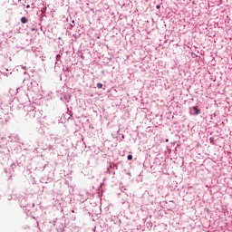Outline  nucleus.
<instances>
[{"instance_id": "nucleus-1", "label": "nucleus", "mask_w": 232, "mask_h": 232, "mask_svg": "<svg viewBox=\"0 0 232 232\" xmlns=\"http://www.w3.org/2000/svg\"><path fill=\"white\" fill-rule=\"evenodd\" d=\"M27 115L30 117V119H41V111L35 109L29 111Z\"/></svg>"}, {"instance_id": "nucleus-2", "label": "nucleus", "mask_w": 232, "mask_h": 232, "mask_svg": "<svg viewBox=\"0 0 232 232\" xmlns=\"http://www.w3.org/2000/svg\"><path fill=\"white\" fill-rule=\"evenodd\" d=\"M118 166L116 163H110L109 167L107 168V170L105 171V173H107L108 175H110L111 173V171L110 169H118Z\"/></svg>"}, {"instance_id": "nucleus-3", "label": "nucleus", "mask_w": 232, "mask_h": 232, "mask_svg": "<svg viewBox=\"0 0 232 232\" xmlns=\"http://www.w3.org/2000/svg\"><path fill=\"white\" fill-rule=\"evenodd\" d=\"M192 110H193V111H194V115H199V113H200V109H198V106L192 107Z\"/></svg>"}, {"instance_id": "nucleus-4", "label": "nucleus", "mask_w": 232, "mask_h": 232, "mask_svg": "<svg viewBox=\"0 0 232 232\" xmlns=\"http://www.w3.org/2000/svg\"><path fill=\"white\" fill-rule=\"evenodd\" d=\"M22 24H26L28 23V18L26 16H24L21 18Z\"/></svg>"}, {"instance_id": "nucleus-5", "label": "nucleus", "mask_w": 232, "mask_h": 232, "mask_svg": "<svg viewBox=\"0 0 232 232\" xmlns=\"http://www.w3.org/2000/svg\"><path fill=\"white\" fill-rule=\"evenodd\" d=\"M128 160H133V156L131 154L128 155L127 157Z\"/></svg>"}, {"instance_id": "nucleus-6", "label": "nucleus", "mask_w": 232, "mask_h": 232, "mask_svg": "<svg viewBox=\"0 0 232 232\" xmlns=\"http://www.w3.org/2000/svg\"><path fill=\"white\" fill-rule=\"evenodd\" d=\"M97 88L99 89V90H101V88H102V83H97Z\"/></svg>"}, {"instance_id": "nucleus-7", "label": "nucleus", "mask_w": 232, "mask_h": 232, "mask_svg": "<svg viewBox=\"0 0 232 232\" xmlns=\"http://www.w3.org/2000/svg\"><path fill=\"white\" fill-rule=\"evenodd\" d=\"M61 59V54L56 55V61H59Z\"/></svg>"}, {"instance_id": "nucleus-8", "label": "nucleus", "mask_w": 232, "mask_h": 232, "mask_svg": "<svg viewBox=\"0 0 232 232\" xmlns=\"http://www.w3.org/2000/svg\"><path fill=\"white\" fill-rule=\"evenodd\" d=\"M20 67L22 68V70H24V71L27 70L26 66H24V65H21Z\"/></svg>"}, {"instance_id": "nucleus-9", "label": "nucleus", "mask_w": 232, "mask_h": 232, "mask_svg": "<svg viewBox=\"0 0 232 232\" xmlns=\"http://www.w3.org/2000/svg\"><path fill=\"white\" fill-rule=\"evenodd\" d=\"M156 8L157 10H160V5H156Z\"/></svg>"}, {"instance_id": "nucleus-10", "label": "nucleus", "mask_w": 232, "mask_h": 232, "mask_svg": "<svg viewBox=\"0 0 232 232\" xmlns=\"http://www.w3.org/2000/svg\"><path fill=\"white\" fill-rule=\"evenodd\" d=\"M26 8H30V5H26Z\"/></svg>"}, {"instance_id": "nucleus-11", "label": "nucleus", "mask_w": 232, "mask_h": 232, "mask_svg": "<svg viewBox=\"0 0 232 232\" xmlns=\"http://www.w3.org/2000/svg\"><path fill=\"white\" fill-rule=\"evenodd\" d=\"M24 73L26 74V72H24Z\"/></svg>"}]
</instances>
